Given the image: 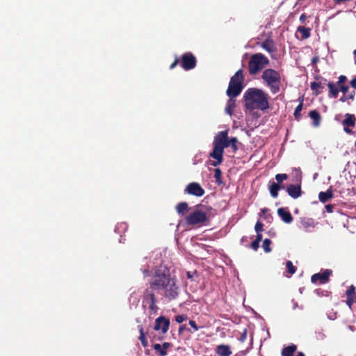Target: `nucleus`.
Returning <instances> with one entry per match:
<instances>
[{"label":"nucleus","instance_id":"obj_43","mask_svg":"<svg viewBox=\"0 0 356 356\" xmlns=\"http://www.w3.org/2000/svg\"><path fill=\"white\" fill-rule=\"evenodd\" d=\"M187 330V331L190 333H193V332L191 329H187L186 325H181L179 328V334H181L183 333L184 330Z\"/></svg>","mask_w":356,"mask_h":356},{"label":"nucleus","instance_id":"obj_32","mask_svg":"<svg viewBox=\"0 0 356 356\" xmlns=\"http://www.w3.org/2000/svg\"><path fill=\"white\" fill-rule=\"evenodd\" d=\"M271 243L272 242L269 238H265L263 241L262 248L265 252L268 253V252H271V248H270Z\"/></svg>","mask_w":356,"mask_h":356},{"label":"nucleus","instance_id":"obj_30","mask_svg":"<svg viewBox=\"0 0 356 356\" xmlns=\"http://www.w3.org/2000/svg\"><path fill=\"white\" fill-rule=\"evenodd\" d=\"M303 102L302 100L300 102V104L297 106L295 109L293 115L296 120L299 121L301 119L300 112L302 110Z\"/></svg>","mask_w":356,"mask_h":356},{"label":"nucleus","instance_id":"obj_8","mask_svg":"<svg viewBox=\"0 0 356 356\" xmlns=\"http://www.w3.org/2000/svg\"><path fill=\"white\" fill-rule=\"evenodd\" d=\"M149 305V314H156L158 312L159 307L156 305V299L155 293L149 289H146L143 296V305Z\"/></svg>","mask_w":356,"mask_h":356},{"label":"nucleus","instance_id":"obj_40","mask_svg":"<svg viewBox=\"0 0 356 356\" xmlns=\"http://www.w3.org/2000/svg\"><path fill=\"white\" fill-rule=\"evenodd\" d=\"M259 242L258 241H254L252 242V243L250 244V248L254 250V251H257L259 247Z\"/></svg>","mask_w":356,"mask_h":356},{"label":"nucleus","instance_id":"obj_14","mask_svg":"<svg viewBox=\"0 0 356 356\" xmlns=\"http://www.w3.org/2000/svg\"><path fill=\"white\" fill-rule=\"evenodd\" d=\"M286 192L292 198H298L302 195L301 184H290L286 188Z\"/></svg>","mask_w":356,"mask_h":356},{"label":"nucleus","instance_id":"obj_19","mask_svg":"<svg viewBox=\"0 0 356 356\" xmlns=\"http://www.w3.org/2000/svg\"><path fill=\"white\" fill-rule=\"evenodd\" d=\"M171 346V343L168 342H164L162 345L159 343H155L153 346L154 350L157 352L159 356H166L167 349Z\"/></svg>","mask_w":356,"mask_h":356},{"label":"nucleus","instance_id":"obj_10","mask_svg":"<svg viewBox=\"0 0 356 356\" xmlns=\"http://www.w3.org/2000/svg\"><path fill=\"white\" fill-rule=\"evenodd\" d=\"M332 274V270L325 269L322 273L314 274L311 277V281L312 283L326 284L330 281V277Z\"/></svg>","mask_w":356,"mask_h":356},{"label":"nucleus","instance_id":"obj_6","mask_svg":"<svg viewBox=\"0 0 356 356\" xmlns=\"http://www.w3.org/2000/svg\"><path fill=\"white\" fill-rule=\"evenodd\" d=\"M243 71L240 69L231 77L226 92L227 95L230 98H234L239 95L243 88Z\"/></svg>","mask_w":356,"mask_h":356},{"label":"nucleus","instance_id":"obj_37","mask_svg":"<svg viewBox=\"0 0 356 356\" xmlns=\"http://www.w3.org/2000/svg\"><path fill=\"white\" fill-rule=\"evenodd\" d=\"M264 225L260 221H257L254 226V229L257 234L261 233L263 231Z\"/></svg>","mask_w":356,"mask_h":356},{"label":"nucleus","instance_id":"obj_57","mask_svg":"<svg viewBox=\"0 0 356 356\" xmlns=\"http://www.w3.org/2000/svg\"><path fill=\"white\" fill-rule=\"evenodd\" d=\"M353 54H354V55H355V56L356 57V49H355V50H354V51H353Z\"/></svg>","mask_w":356,"mask_h":356},{"label":"nucleus","instance_id":"obj_3","mask_svg":"<svg viewBox=\"0 0 356 356\" xmlns=\"http://www.w3.org/2000/svg\"><path fill=\"white\" fill-rule=\"evenodd\" d=\"M243 99L245 108L250 111H265L269 108L268 95L259 88L248 89L243 95Z\"/></svg>","mask_w":356,"mask_h":356},{"label":"nucleus","instance_id":"obj_28","mask_svg":"<svg viewBox=\"0 0 356 356\" xmlns=\"http://www.w3.org/2000/svg\"><path fill=\"white\" fill-rule=\"evenodd\" d=\"M298 31L302 34V39H307L311 35V29L305 26H298Z\"/></svg>","mask_w":356,"mask_h":356},{"label":"nucleus","instance_id":"obj_23","mask_svg":"<svg viewBox=\"0 0 356 356\" xmlns=\"http://www.w3.org/2000/svg\"><path fill=\"white\" fill-rule=\"evenodd\" d=\"M309 116L311 118V119H312V124L314 127H318L320 125L321 117L320 115V113L317 111H311L309 113Z\"/></svg>","mask_w":356,"mask_h":356},{"label":"nucleus","instance_id":"obj_47","mask_svg":"<svg viewBox=\"0 0 356 356\" xmlns=\"http://www.w3.org/2000/svg\"><path fill=\"white\" fill-rule=\"evenodd\" d=\"M348 95V98L350 99V101L352 102L355 99V90H352Z\"/></svg>","mask_w":356,"mask_h":356},{"label":"nucleus","instance_id":"obj_50","mask_svg":"<svg viewBox=\"0 0 356 356\" xmlns=\"http://www.w3.org/2000/svg\"><path fill=\"white\" fill-rule=\"evenodd\" d=\"M246 337H247V330H244L243 332L242 333V334L241 336L240 340L241 341H244L245 340V339H246Z\"/></svg>","mask_w":356,"mask_h":356},{"label":"nucleus","instance_id":"obj_26","mask_svg":"<svg viewBox=\"0 0 356 356\" xmlns=\"http://www.w3.org/2000/svg\"><path fill=\"white\" fill-rule=\"evenodd\" d=\"M310 87L316 95L321 94L323 92V89L324 88V86L321 82L316 81L311 83Z\"/></svg>","mask_w":356,"mask_h":356},{"label":"nucleus","instance_id":"obj_52","mask_svg":"<svg viewBox=\"0 0 356 356\" xmlns=\"http://www.w3.org/2000/svg\"><path fill=\"white\" fill-rule=\"evenodd\" d=\"M262 240V234L261 233H259V234H257V236H256V239L254 241H258V242H261Z\"/></svg>","mask_w":356,"mask_h":356},{"label":"nucleus","instance_id":"obj_1","mask_svg":"<svg viewBox=\"0 0 356 356\" xmlns=\"http://www.w3.org/2000/svg\"><path fill=\"white\" fill-rule=\"evenodd\" d=\"M148 289L154 293H162L168 301L177 299L180 293L177 279L171 275L167 268H160L154 271Z\"/></svg>","mask_w":356,"mask_h":356},{"label":"nucleus","instance_id":"obj_20","mask_svg":"<svg viewBox=\"0 0 356 356\" xmlns=\"http://www.w3.org/2000/svg\"><path fill=\"white\" fill-rule=\"evenodd\" d=\"M300 224L302 227L307 232L311 231L315 227L314 220L310 218H302Z\"/></svg>","mask_w":356,"mask_h":356},{"label":"nucleus","instance_id":"obj_33","mask_svg":"<svg viewBox=\"0 0 356 356\" xmlns=\"http://www.w3.org/2000/svg\"><path fill=\"white\" fill-rule=\"evenodd\" d=\"M286 268H287V272L289 274L293 275V274H294L296 273V268L293 265V263L291 261H286Z\"/></svg>","mask_w":356,"mask_h":356},{"label":"nucleus","instance_id":"obj_27","mask_svg":"<svg viewBox=\"0 0 356 356\" xmlns=\"http://www.w3.org/2000/svg\"><path fill=\"white\" fill-rule=\"evenodd\" d=\"M269 191H270V195L273 197H274V198L277 197L278 191H280L279 184L273 182L269 186Z\"/></svg>","mask_w":356,"mask_h":356},{"label":"nucleus","instance_id":"obj_18","mask_svg":"<svg viewBox=\"0 0 356 356\" xmlns=\"http://www.w3.org/2000/svg\"><path fill=\"white\" fill-rule=\"evenodd\" d=\"M216 353L218 356H230L232 352L229 345L220 344L216 348Z\"/></svg>","mask_w":356,"mask_h":356},{"label":"nucleus","instance_id":"obj_22","mask_svg":"<svg viewBox=\"0 0 356 356\" xmlns=\"http://www.w3.org/2000/svg\"><path fill=\"white\" fill-rule=\"evenodd\" d=\"M297 350V346L291 343V345L284 347L281 351L282 356H293Z\"/></svg>","mask_w":356,"mask_h":356},{"label":"nucleus","instance_id":"obj_12","mask_svg":"<svg viewBox=\"0 0 356 356\" xmlns=\"http://www.w3.org/2000/svg\"><path fill=\"white\" fill-rule=\"evenodd\" d=\"M170 320L163 316H160L155 320L154 330L156 331L161 330L163 334H165L170 327Z\"/></svg>","mask_w":356,"mask_h":356},{"label":"nucleus","instance_id":"obj_35","mask_svg":"<svg viewBox=\"0 0 356 356\" xmlns=\"http://www.w3.org/2000/svg\"><path fill=\"white\" fill-rule=\"evenodd\" d=\"M288 179V175L286 174H277L275 175V179L277 184H281L284 181Z\"/></svg>","mask_w":356,"mask_h":356},{"label":"nucleus","instance_id":"obj_45","mask_svg":"<svg viewBox=\"0 0 356 356\" xmlns=\"http://www.w3.org/2000/svg\"><path fill=\"white\" fill-rule=\"evenodd\" d=\"M346 81H347V78L346 76L341 75L339 77L338 83H346Z\"/></svg>","mask_w":356,"mask_h":356},{"label":"nucleus","instance_id":"obj_2","mask_svg":"<svg viewBox=\"0 0 356 356\" xmlns=\"http://www.w3.org/2000/svg\"><path fill=\"white\" fill-rule=\"evenodd\" d=\"M229 129L219 131L215 136L213 142V151L210 153L209 156L214 159L211 163V165L218 166L223 161L224 149L231 147L232 152L236 153L238 149V139L236 137L229 138Z\"/></svg>","mask_w":356,"mask_h":356},{"label":"nucleus","instance_id":"obj_9","mask_svg":"<svg viewBox=\"0 0 356 356\" xmlns=\"http://www.w3.org/2000/svg\"><path fill=\"white\" fill-rule=\"evenodd\" d=\"M180 61L181 67L186 71L194 69L197 65V59L191 52L184 53Z\"/></svg>","mask_w":356,"mask_h":356},{"label":"nucleus","instance_id":"obj_54","mask_svg":"<svg viewBox=\"0 0 356 356\" xmlns=\"http://www.w3.org/2000/svg\"><path fill=\"white\" fill-rule=\"evenodd\" d=\"M279 187H280V190H282V189L285 188L284 184L282 183L279 184Z\"/></svg>","mask_w":356,"mask_h":356},{"label":"nucleus","instance_id":"obj_34","mask_svg":"<svg viewBox=\"0 0 356 356\" xmlns=\"http://www.w3.org/2000/svg\"><path fill=\"white\" fill-rule=\"evenodd\" d=\"M268 209L267 208H263L261 209L260 216L263 217L266 220L272 219L273 217L271 214L268 213Z\"/></svg>","mask_w":356,"mask_h":356},{"label":"nucleus","instance_id":"obj_7","mask_svg":"<svg viewBox=\"0 0 356 356\" xmlns=\"http://www.w3.org/2000/svg\"><path fill=\"white\" fill-rule=\"evenodd\" d=\"M268 58L261 53L252 54L248 63V71L250 74L254 75L261 72L266 66L268 65Z\"/></svg>","mask_w":356,"mask_h":356},{"label":"nucleus","instance_id":"obj_44","mask_svg":"<svg viewBox=\"0 0 356 356\" xmlns=\"http://www.w3.org/2000/svg\"><path fill=\"white\" fill-rule=\"evenodd\" d=\"M179 63H181L180 59L178 58H176L175 60H174V62L170 65V69L172 70V69L175 68Z\"/></svg>","mask_w":356,"mask_h":356},{"label":"nucleus","instance_id":"obj_16","mask_svg":"<svg viewBox=\"0 0 356 356\" xmlns=\"http://www.w3.org/2000/svg\"><path fill=\"white\" fill-rule=\"evenodd\" d=\"M261 47L270 54H275L277 51L275 43L271 38L266 39L261 44Z\"/></svg>","mask_w":356,"mask_h":356},{"label":"nucleus","instance_id":"obj_39","mask_svg":"<svg viewBox=\"0 0 356 356\" xmlns=\"http://www.w3.org/2000/svg\"><path fill=\"white\" fill-rule=\"evenodd\" d=\"M348 95H346V94H343L339 99V100L341 102H347L348 104H350V99L348 98Z\"/></svg>","mask_w":356,"mask_h":356},{"label":"nucleus","instance_id":"obj_15","mask_svg":"<svg viewBox=\"0 0 356 356\" xmlns=\"http://www.w3.org/2000/svg\"><path fill=\"white\" fill-rule=\"evenodd\" d=\"M345 85L346 83H338V81L337 82L336 84L334 83L333 82H328L327 86L329 88V97L337 98L338 97L339 89L341 88V86Z\"/></svg>","mask_w":356,"mask_h":356},{"label":"nucleus","instance_id":"obj_48","mask_svg":"<svg viewBox=\"0 0 356 356\" xmlns=\"http://www.w3.org/2000/svg\"><path fill=\"white\" fill-rule=\"evenodd\" d=\"M333 209H334V207L332 204H327L325 206V209L328 213H332Z\"/></svg>","mask_w":356,"mask_h":356},{"label":"nucleus","instance_id":"obj_53","mask_svg":"<svg viewBox=\"0 0 356 356\" xmlns=\"http://www.w3.org/2000/svg\"><path fill=\"white\" fill-rule=\"evenodd\" d=\"M350 86H351L353 88L356 89V77H355V78H354V79H353L350 81Z\"/></svg>","mask_w":356,"mask_h":356},{"label":"nucleus","instance_id":"obj_36","mask_svg":"<svg viewBox=\"0 0 356 356\" xmlns=\"http://www.w3.org/2000/svg\"><path fill=\"white\" fill-rule=\"evenodd\" d=\"M355 287L354 286V285L352 284L351 286H349L348 289L347 290L346 296L354 297L355 296Z\"/></svg>","mask_w":356,"mask_h":356},{"label":"nucleus","instance_id":"obj_58","mask_svg":"<svg viewBox=\"0 0 356 356\" xmlns=\"http://www.w3.org/2000/svg\"><path fill=\"white\" fill-rule=\"evenodd\" d=\"M354 300L356 302V296H354Z\"/></svg>","mask_w":356,"mask_h":356},{"label":"nucleus","instance_id":"obj_21","mask_svg":"<svg viewBox=\"0 0 356 356\" xmlns=\"http://www.w3.org/2000/svg\"><path fill=\"white\" fill-rule=\"evenodd\" d=\"M334 197L333 191L332 188H329L325 192H320L318 194L319 200L323 202H327L330 199H332Z\"/></svg>","mask_w":356,"mask_h":356},{"label":"nucleus","instance_id":"obj_17","mask_svg":"<svg viewBox=\"0 0 356 356\" xmlns=\"http://www.w3.org/2000/svg\"><path fill=\"white\" fill-rule=\"evenodd\" d=\"M277 214L286 223L289 224L293 221V216L287 209L279 208L277 209Z\"/></svg>","mask_w":356,"mask_h":356},{"label":"nucleus","instance_id":"obj_49","mask_svg":"<svg viewBox=\"0 0 356 356\" xmlns=\"http://www.w3.org/2000/svg\"><path fill=\"white\" fill-rule=\"evenodd\" d=\"M193 274H196V271H194L193 273L188 271L186 273V276L188 279L193 280Z\"/></svg>","mask_w":356,"mask_h":356},{"label":"nucleus","instance_id":"obj_11","mask_svg":"<svg viewBox=\"0 0 356 356\" xmlns=\"http://www.w3.org/2000/svg\"><path fill=\"white\" fill-rule=\"evenodd\" d=\"M185 193L192 195L196 197H202L205 191L199 183L191 182L188 184L184 189Z\"/></svg>","mask_w":356,"mask_h":356},{"label":"nucleus","instance_id":"obj_42","mask_svg":"<svg viewBox=\"0 0 356 356\" xmlns=\"http://www.w3.org/2000/svg\"><path fill=\"white\" fill-rule=\"evenodd\" d=\"M189 325L191 326V327L193 329V331H197L200 327L197 325L195 321H193V320H190L189 321Z\"/></svg>","mask_w":356,"mask_h":356},{"label":"nucleus","instance_id":"obj_38","mask_svg":"<svg viewBox=\"0 0 356 356\" xmlns=\"http://www.w3.org/2000/svg\"><path fill=\"white\" fill-rule=\"evenodd\" d=\"M188 318L187 316L185 315V314H181V315H178L175 317V321L178 323H181L182 322H184V321H186Z\"/></svg>","mask_w":356,"mask_h":356},{"label":"nucleus","instance_id":"obj_41","mask_svg":"<svg viewBox=\"0 0 356 356\" xmlns=\"http://www.w3.org/2000/svg\"><path fill=\"white\" fill-rule=\"evenodd\" d=\"M354 302V297L347 296L346 304L350 308L352 307V305Z\"/></svg>","mask_w":356,"mask_h":356},{"label":"nucleus","instance_id":"obj_46","mask_svg":"<svg viewBox=\"0 0 356 356\" xmlns=\"http://www.w3.org/2000/svg\"><path fill=\"white\" fill-rule=\"evenodd\" d=\"M349 86L347 85L341 86V88L339 89V91L342 92L343 94H346L348 92Z\"/></svg>","mask_w":356,"mask_h":356},{"label":"nucleus","instance_id":"obj_56","mask_svg":"<svg viewBox=\"0 0 356 356\" xmlns=\"http://www.w3.org/2000/svg\"><path fill=\"white\" fill-rule=\"evenodd\" d=\"M317 60H318V58H314L312 61H313V63H315V62H316Z\"/></svg>","mask_w":356,"mask_h":356},{"label":"nucleus","instance_id":"obj_25","mask_svg":"<svg viewBox=\"0 0 356 356\" xmlns=\"http://www.w3.org/2000/svg\"><path fill=\"white\" fill-rule=\"evenodd\" d=\"M188 210V204L186 202L179 203L176 206V211L177 213L181 216H184Z\"/></svg>","mask_w":356,"mask_h":356},{"label":"nucleus","instance_id":"obj_5","mask_svg":"<svg viewBox=\"0 0 356 356\" xmlns=\"http://www.w3.org/2000/svg\"><path fill=\"white\" fill-rule=\"evenodd\" d=\"M208 208L202 204L196 206L195 209L190 214L186 216L185 220L188 225H202L209 221Z\"/></svg>","mask_w":356,"mask_h":356},{"label":"nucleus","instance_id":"obj_31","mask_svg":"<svg viewBox=\"0 0 356 356\" xmlns=\"http://www.w3.org/2000/svg\"><path fill=\"white\" fill-rule=\"evenodd\" d=\"M214 178L216 179V182L220 185L223 183L222 180V172L220 168H216L214 170Z\"/></svg>","mask_w":356,"mask_h":356},{"label":"nucleus","instance_id":"obj_4","mask_svg":"<svg viewBox=\"0 0 356 356\" xmlns=\"http://www.w3.org/2000/svg\"><path fill=\"white\" fill-rule=\"evenodd\" d=\"M261 79L271 93L276 94L280 92L282 84L280 73L273 69L268 68L263 71Z\"/></svg>","mask_w":356,"mask_h":356},{"label":"nucleus","instance_id":"obj_55","mask_svg":"<svg viewBox=\"0 0 356 356\" xmlns=\"http://www.w3.org/2000/svg\"><path fill=\"white\" fill-rule=\"evenodd\" d=\"M296 356H305L302 352H299Z\"/></svg>","mask_w":356,"mask_h":356},{"label":"nucleus","instance_id":"obj_29","mask_svg":"<svg viewBox=\"0 0 356 356\" xmlns=\"http://www.w3.org/2000/svg\"><path fill=\"white\" fill-rule=\"evenodd\" d=\"M234 107H235V100H234L233 98L229 97V99L228 100L227 105H226V108H225L226 113L227 114H229V115H232L233 113Z\"/></svg>","mask_w":356,"mask_h":356},{"label":"nucleus","instance_id":"obj_51","mask_svg":"<svg viewBox=\"0 0 356 356\" xmlns=\"http://www.w3.org/2000/svg\"><path fill=\"white\" fill-rule=\"evenodd\" d=\"M307 19V15L305 13H302L300 16V21L302 22V23H305V20Z\"/></svg>","mask_w":356,"mask_h":356},{"label":"nucleus","instance_id":"obj_24","mask_svg":"<svg viewBox=\"0 0 356 356\" xmlns=\"http://www.w3.org/2000/svg\"><path fill=\"white\" fill-rule=\"evenodd\" d=\"M138 328L140 332L138 339L140 341L142 346L144 348H146L148 346V341L146 337L147 332H145L143 325H138Z\"/></svg>","mask_w":356,"mask_h":356},{"label":"nucleus","instance_id":"obj_13","mask_svg":"<svg viewBox=\"0 0 356 356\" xmlns=\"http://www.w3.org/2000/svg\"><path fill=\"white\" fill-rule=\"evenodd\" d=\"M356 123V118L353 114L346 113L345 115V118L342 121V124L343 125V130L347 134H352L353 131L350 129V127H355Z\"/></svg>","mask_w":356,"mask_h":356}]
</instances>
